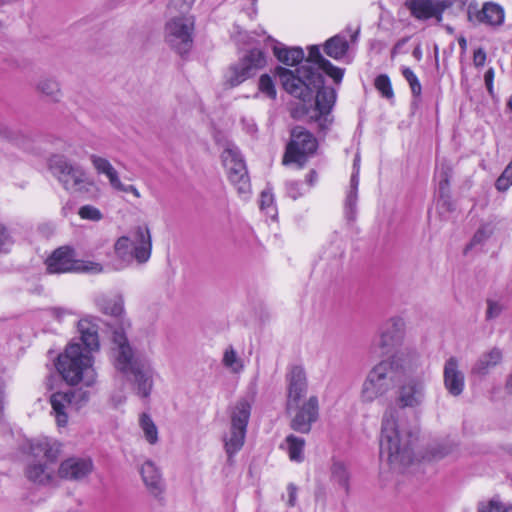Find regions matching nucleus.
Returning <instances> with one entry per match:
<instances>
[{
    "label": "nucleus",
    "mask_w": 512,
    "mask_h": 512,
    "mask_svg": "<svg viewBox=\"0 0 512 512\" xmlns=\"http://www.w3.org/2000/svg\"><path fill=\"white\" fill-rule=\"evenodd\" d=\"M222 364L234 374H239L244 370L243 360L239 357L233 346H229L225 349Z\"/></svg>",
    "instance_id": "nucleus-33"
},
{
    "label": "nucleus",
    "mask_w": 512,
    "mask_h": 512,
    "mask_svg": "<svg viewBox=\"0 0 512 512\" xmlns=\"http://www.w3.org/2000/svg\"><path fill=\"white\" fill-rule=\"evenodd\" d=\"M0 136L5 139H10L13 136L11 129L4 124H0Z\"/></svg>",
    "instance_id": "nucleus-53"
},
{
    "label": "nucleus",
    "mask_w": 512,
    "mask_h": 512,
    "mask_svg": "<svg viewBox=\"0 0 512 512\" xmlns=\"http://www.w3.org/2000/svg\"><path fill=\"white\" fill-rule=\"evenodd\" d=\"M48 168L68 192L84 194L89 193L94 187V181L84 168L72 163L63 155H52L48 160Z\"/></svg>",
    "instance_id": "nucleus-8"
},
{
    "label": "nucleus",
    "mask_w": 512,
    "mask_h": 512,
    "mask_svg": "<svg viewBox=\"0 0 512 512\" xmlns=\"http://www.w3.org/2000/svg\"><path fill=\"white\" fill-rule=\"evenodd\" d=\"M152 239L146 226H137L132 231V238L127 236L119 237L114 243V255L116 270L129 266L133 260L139 264L146 263L151 256Z\"/></svg>",
    "instance_id": "nucleus-7"
},
{
    "label": "nucleus",
    "mask_w": 512,
    "mask_h": 512,
    "mask_svg": "<svg viewBox=\"0 0 512 512\" xmlns=\"http://www.w3.org/2000/svg\"><path fill=\"white\" fill-rule=\"evenodd\" d=\"M295 414L291 419L290 427L296 432L308 434L313 423L319 418V400L315 395L310 396L302 405L292 408Z\"/></svg>",
    "instance_id": "nucleus-15"
},
{
    "label": "nucleus",
    "mask_w": 512,
    "mask_h": 512,
    "mask_svg": "<svg viewBox=\"0 0 512 512\" xmlns=\"http://www.w3.org/2000/svg\"><path fill=\"white\" fill-rule=\"evenodd\" d=\"M258 89L261 93L265 94L270 99L276 98V89L271 77L264 74L260 77Z\"/></svg>",
    "instance_id": "nucleus-40"
},
{
    "label": "nucleus",
    "mask_w": 512,
    "mask_h": 512,
    "mask_svg": "<svg viewBox=\"0 0 512 512\" xmlns=\"http://www.w3.org/2000/svg\"><path fill=\"white\" fill-rule=\"evenodd\" d=\"M221 159L231 184L241 197L248 198L251 194L250 177L238 147L228 143L221 154Z\"/></svg>",
    "instance_id": "nucleus-9"
},
{
    "label": "nucleus",
    "mask_w": 512,
    "mask_h": 512,
    "mask_svg": "<svg viewBox=\"0 0 512 512\" xmlns=\"http://www.w3.org/2000/svg\"><path fill=\"white\" fill-rule=\"evenodd\" d=\"M112 343L115 368L126 376L139 397H149L154 384V370L150 362L134 354L126 334L122 331L112 334Z\"/></svg>",
    "instance_id": "nucleus-4"
},
{
    "label": "nucleus",
    "mask_w": 512,
    "mask_h": 512,
    "mask_svg": "<svg viewBox=\"0 0 512 512\" xmlns=\"http://www.w3.org/2000/svg\"><path fill=\"white\" fill-rule=\"evenodd\" d=\"M505 512H512V505L504 508Z\"/></svg>",
    "instance_id": "nucleus-63"
},
{
    "label": "nucleus",
    "mask_w": 512,
    "mask_h": 512,
    "mask_svg": "<svg viewBox=\"0 0 512 512\" xmlns=\"http://www.w3.org/2000/svg\"><path fill=\"white\" fill-rule=\"evenodd\" d=\"M505 390L507 393L512 394V374L506 380Z\"/></svg>",
    "instance_id": "nucleus-56"
},
{
    "label": "nucleus",
    "mask_w": 512,
    "mask_h": 512,
    "mask_svg": "<svg viewBox=\"0 0 512 512\" xmlns=\"http://www.w3.org/2000/svg\"><path fill=\"white\" fill-rule=\"evenodd\" d=\"M54 312L56 313V316H57V317H60V316H62V315H64V314H66V311H65V310H63V309H59V308L54 309Z\"/></svg>",
    "instance_id": "nucleus-60"
},
{
    "label": "nucleus",
    "mask_w": 512,
    "mask_h": 512,
    "mask_svg": "<svg viewBox=\"0 0 512 512\" xmlns=\"http://www.w3.org/2000/svg\"><path fill=\"white\" fill-rule=\"evenodd\" d=\"M504 353L499 347L483 351L470 368V377L482 380L503 363Z\"/></svg>",
    "instance_id": "nucleus-17"
},
{
    "label": "nucleus",
    "mask_w": 512,
    "mask_h": 512,
    "mask_svg": "<svg viewBox=\"0 0 512 512\" xmlns=\"http://www.w3.org/2000/svg\"><path fill=\"white\" fill-rule=\"evenodd\" d=\"M97 305L99 309L106 315L113 316L115 318L120 319L121 326L116 331H122L124 334L125 326L129 327L130 324L128 321L123 319L124 314V300L121 295H116L113 297H101L97 301ZM115 330L113 331V333Z\"/></svg>",
    "instance_id": "nucleus-27"
},
{
    "label": "nucleus",
    "mask_w": 512,
    "mask_h": 512,
    "mask_svg": "<svg viewBox=\"0 0 512 512\" xmlns=\"http://www.w3.org/2000/svg\"><path fill=\"white\" fill-rule=\"evenodd\" d=\"M274 54L277 59L287 66H294L299 63L305 64L307 58H304V52L300 47H274Z\"/></svg>",
    "instance_id": "nucleus-29"
},
{
    "label": "nucleus",
    "mask_w": 512,
    "mask_h": 512,
    "mask_svg": "<svg viewBox=\"0 0 512 512\" xmlns=\"http://www.w3.org/2000/svg\"><path fill=\"white\" fill-rule=\"evenodd\" d=\"M439 2L443 11L452 7H455L458 10H462L467 0H439Z\"/></svg>",
    "instance_id": "nucleus-46"
},
{
    "label": "nucleus",
    "mask_w": 512,
    "mask_h": 512,
    "mask_svg": "<svg viewBox=\"0 0 512 512\" xmlns=\"http://www.w3.org/2000/svg\"><path fill=\"white\" fill-rule=\"evenodd\" d=\"M90 394L82 388H73L65 392L53 393L50 403L58 426H65L71 412L80 410L89 401Z\"/></svg>",
    "instance_id": "nucleus-12"
},
{
    "label": "nucleus",
    "mask_w": 512,
    "mask_h": 512,
    "mask_svg": "<svg viewBox=\"0 0 512 512\" xmlns=\"http://www.w3.org/2000/svg\"><path fill=\"white\" fill-rule=\"evenodd\" d=\"M287 193L294 200H296L303 194L300 184L298 182H288Z\"/></svg>",
    "instance_id": "nucleus-47"
},
{
    "label": "nucleus",
    "mask_w": 512,
    "mask_h": 512,
    "mask_svg": "<svg viewBox=\"0 0 512 512\" xmlns=\"http://www.w3.org/2000/svg\"><path fill=\"white\" fill-rule=\"evenodd\" d=\"M93 470V463L88 458L71 457L59 465L58 476L70 481H81Z\"/></svg>",
    "instance_id": "nucleus-20"
},
{
    "label": "nucleus",
    "mask_w": 512,
    "mask_h": 512,
    "mask_svg": "<svg viewBox=\"0 0 512 512\" xmlns=\"http://www.w3.org/2000/svg\"><path fill=\"white\" fill-rule=\"evenodd\" d=\"M508 105H509L510 109L512 110V96L509 99Z\"/></svg>",
    "instance_id": "nucleus-64"
},
{
    "label": "nucleus",
    "mask_w": 512,
    "mask_h": 512,
    "mask_svg": "<svg viewBox=\"0 0 512 512\" xmlns=\"http://www.w3.org/2000/svg\"><path fill=\"white\" fill-rule=\"evenodd\" d=\"M402 75L405 78V80L408 82L412 95L414 97H419L422 92V86L419 82L418 77L415 75V73L408 67L402 68Z\"/></svg>",
    "instance_id": "nucleus-37"
},
{
    "label": "nucleus",
    "mask_w": 512,
    "mask_h": 512,
    "mask_svg": "<svg viewBox=\"0 0 512 512\" xmlns=\"http://www.w3.org/2000/svg\"><path fill=\"white\" fill-rule=\"evenodd\" d=\"M349 44L342 35H335L329 38L324 44V51L329 57L340 60L348 52Z\"/></svg>",
    "instance_id": "nucleus-30"
},
{
    "label": "nucleus",
    "mask_w": 512,
    "mask_h": 512,
    "mask_svg": "<svg viewBox=\"0 0 512 512\" xmlns=\"http://www.w3.org/2000/svg\"><path fill=\"white\" fill-rule=\"evenodd\" d=\"M443 383L448 393L454 397L460 396L465 388V375L461 370L457 357H449L443 366Z\"/></svg>",
    "instance_id": "nucleus-19"
},
{
    "label": "nucleus",
    "mask_w": 512,
    "mask_h": 512,
    "mask_svg": "<svg viewBox=\"0 0 512 512\" xmlns=\"http://www.w3.org/2000/svg\"><path fill=\"white\" fill-rule=\"evenodd\" d=\"M468 18L472 21L474 18L480 23H485L491 26L501 25L504 21L503 8L493 2H487L483 5L480 11L472 12V6L468 9Z\"/></svg>",
    "instance_id": "nucleus-25"
},
{
    "label": "nucleus",
    "mask_w": 512,
    "mask_h": 512,
    "mask_svg": "<svg viewBox=\"0 0 512 512\" xmlns=\"http://www.w3.org/2000/svg\"><path fill=\"white\" fill-rule=\"evenodd\" d=\"M405 6L418 20L435 18L438 22L442 21L444 11L439 0H406Z\"/></svg>",
    "instance_id": "nucleus-22"
},
{
    "label": "nucleus",
    "mask_w": 512,
    "mask_h": 512,
    "mask_svg": "<svg viewBox=\"0 0 512 512\" xmlns=\"http://www.w3.org/2000/svg\"><path fill=\"white\" fill-rule=\"evenodd\" d=\"M316 149L317 140L313 134L301 126H296L291 130V140L287 145L283 162H295L302 166L306 156L313 154Z\"/></svg>",
    "instance_id": "nucleus-14"
},
{
    "label": "nucleus",
    "mask_w": 512,
    "mask_h": 512,
    "mask_svg": "<svg viewBox=\"0 0 512 512\" xmlns=\"http://www.w3.org/2000/svg\"><path fill=\"white\" fill-rule=\"evenodd\" d=\"M194 18L180 15L172 17L165 24L164 38L166 43L178 54L190 51L193 45Z\"/></svg>",
    "instance_id": "nucleus-11"
},
{
    "label": "nucleus",
    "mask_w": 512,
    "mask_h": 512,
    "mask_svg": "<svg viewBox=\"0 0 512 512\" xmlns=\"http://www.w3.org/2000/svg\"><path fill=\"white\" fill-rule=\"evenodd\" d=\"M375 88L382 95V97L392 100L394 98V92L390 78L386 74H381L376 77L374 82Z\"/></svg>",
    "instance_id": "nucleus-36"
},
{
    "label": "nucleus",
    "mask_w": 512,
    "mask_h": 512,
    "mask_svg": "<svg viewBox=\"0 0 512 512\" xmlns=\"http://www.w3.org/2000/svg\"><path fill=\"white\" fill-rule=\"evenodd\" d=\"M450 177L451 169L449 167H442L439 172L438 193L445 204H448L450 198Z\"/></svg>",
    "instance_id": "nucleus-35"
},
{
    "label": "nucleus",
    "mask_w": 512,
    "mask_h": 512,
    "mask_svg": "<svg viewBox=\"0 0 512 512\" xmlns=\"http://www.w3.org/2000/svg\"><path fill=\"white\" fill-rule=\"evenodd\" d=\"M90 161L96 172L98 174L105 175L109 181L110 186L115 189L121 180L117 170L113 167L110 161L95 154L90 155Z\"/></svg>",
    "instance_id": "nucleus-28"
},
{
    "label": "nucleus",
    "mask_w": 512,
    "mask_h": 512,
    "mask_svg": "<svg viewBox=\"0 0 512 512\" xmlns=\"http://www.w3.org/2000/svg\"><path fill=\"white\" fill-rule=\"evenodd\" d=\"M357 200L358 193L355 190H349L345 200V214L349 220L355 219Z\"/></svg>",
    "instance_id": "nucleus-41"
},
{
    "label": "nucleus",
    "mask_w": 512,
    "mask_h": 512,
    "mask_svg": "<svg viewBox=\"0 0 512 512\" xmlns=\"http://www.w3.org/2000/svg\"><path fill=\"white\" fill-rule=\"evenodd\" d=\"M504 508V505L494 498L488 502H480L478 512H505Z\"/></svg>",
    "instance_id": "nucleus-44"
},
{
    "label": "nucleus",
    "mask_w": 512,
    "mask_h": 512,
    "mask_svg": "<svg viewBox=\"0 0 512 512\" xmlns=\"http://www.w3.org/2000/svg\"><path fill=\"white\" fill-rule=\"evenodd\" d=\"M447 454H448V452H447V451H445V452H440L439 454L435 455V457H437V458H442V457H444V456H445V455H447Z\"/></svg>",
    "instance_id": "nucleus-62"
},
{
    "label": "nucleus",
    "mask_w": 512,
    "mask_h": 512,
    "mask_svg": "<svg viewBox=\"0 0 512 512\" xmlns=\"http://www.w3.org/2000/svg\"><path fill=\"white\" fill-rule=\"evenodd\" d=\"M77 260L69 247H60L46 260L49 273H66L75 271Z\"/></svg>",
    "instance_id": "nucleus-23"
},
{
    "label": "nucleus",
    "mask_w": 512,
    "mask_h": 512,
    "mask_svg": "<svg viewBox=\"0 0 512 512\" xmlns=\"http://www.w3.org/2000/svg\"><path fill=\"white\" fill-rule=\"evenodd\" d=\"M75 272L99 274L103 272V266L102 264L93 261H77Z\"/></svg>",
    "instance_id": "nucleus-43"
},
{
    "label": "nucleus",
    "mask_w": 512,
    "mask_h": 512,
    "mask_svg": "<svg viewBox=\"0 0 512 512\" xmlns=\"http://www.w3.org/2000/svg\"><path fill=\"white\" fill-rule=\"evenodd\" d=\"M420 366L421 357L415 351H397L369 370L361 385L360 401L370 404L385 396L397 386L404 374L418 372Z\"/></svg>",
    "instance_id": "nucleus-3"
},
{
    "label": "nucleus",
    "mask_w": 512,
    "mask_h": 512,
    "mask_svg": "<svg viewBox=\"0 0 512 512\" xmlns=\"http://www.w3.org/2000/svg\"><path fill=\"white\" fill-rule=\"evenodd\" d=\"M78 215L83 220L98 222L103 219L102 212L93 205H83L78 210Z\"/></svg>",
    "instance_id": "nucleus-38"
},
{
    "label": "nucleus",
    "mask_w": 512,
    "mask_h": 512,
    "mask_svg": "<svg viewBox=\"0 0 512 512\" xmlns=\"http://www.w3.org/2000/svg\"><path fill=\"white\" fill-rule=\"evenodd\" d=\"M3 399H4L3 392L0 391V411L3 409Z\"/></svg>",
    "instance_id": "nucleus-61"
},
{
    "label": "nucleus",
    "mask_w": 512,
    "mask_h": 512,
    "mask_svg": "<svg viewBox=\"0 0 512 512\" xmlns=\"http://www.w3.org/2000/svg\"><path fill=\"white\" fill-rule=\"evenodd\" d=\"M359 177L358 171L353 173L350 179V190H355L358 193Z\"/></svg>",
    "instance_id": "nucleus-52"
},
{
    "label": "nucleus",
    "mask_w": 512,
    "mask_h": 512,
    "mask_svg": "<svg viewBox=\"0 0 512 512\" xmlns=\"http://www.w3.org/2000/svg\"><path fill=\"white\" fill-rule=\"evenodd\" d=\"M250 413L251 405L244 399L239 400L231 412L230 430L224 437V447L229 461L244 445Z\"/></svg>",
    "instance_id": "nucleus-10"
},
{
    "label": "nucleus",
    "mask_w": 512,
    "mask_h": 512,
    "mask_svg": "<svg viewBox=\"0 0 512 512\" xmlns=\"http://www.w3.org/2000/svg\"><path fill=\"white\" fill-rule=\"evenodd\" d=\"M141 476L150 494L159 498L164 492V482L159 469L151 461L145 462L141 467Z\"/></svg>",
    "instance_id": "nucleus-26"
},
{
    "label": "nucleus",
    "mask_w": 512,
    "mask_h": 512,
    "mask_svg": "<svg viewBox=\"0 0 512 512\" xmlns=\"http://www.w3.org/2000/svg\"><path fill=\"white\" fill-rule=\"evenodd\" d=\"M504 307L501 303L494 300H487L486 319L492 320L500 316Z\"/></svg>",
    "instance_id": "nucleus-45"
},
{
    "label": "nucleus",
    "mask_w": 512,
    "mask_h": 512,
    "mask_svg": "<svg viewBox=\"0 0 512 512\" xmlns=\"http://www.w3.org/2000/svg\"><path fill=\"white\" fill-rule=\"evenodd\" d=\"M14 244V239L8 228L0 224V254L10 251Z\"/></svg>",
    "instance_id": "nucleus-42"
},
{
    "label": "nucleus",
    "mask_w": 512,
    "mask_h": 512,
    "mask_svg": "<svg viewBox=\"0 0 512 512\" xmlns=\"http://www.w3.org/2000/svg\"><path fill=\"white\" fill-rule=\"evenodd\" d=\"M36 89L39 93L52 101H58L61 97L60 85L54 78L43 77L39 79L36 84Z\"/></svg>",
    "instance_id": "nucleus-32"
},
{
    "label": "nucleus",
    "mask_w": 512,
    "mask_h": 512,
    "mask_svg": "<svg viewBox=\"0 0 512 512\" xmlns=\"http://www.w3.org/2000/svg\"><path fill=\"white\" fill-rule=\"evenodd\" d=\"M21 449L33 459L25 468V476L31 482L46 485L55 475V464L61 452V444L48 437L26 440Z\"/></svg>",
    "instance_id": "nucleus-6"
},
{
    "label": "nucleus",
    "mask_w": 512,
    "mask_h": 512,
    "mask_svg": "<svg viewBox=\"0 0 512 512\" xmlns=\"http://www.w3.org/2000/svg\"><path fill=\"white\" fill-rule=\"evenodd\" d=\"M139 425L146 441L151 445L156 444L158 442V428L151 417L146 413H142L140 415Z\"/></svg>",
    "instance_id": "nucleus-34"
},
{
    "label": "nucleus",
    "mask_w": 512,
    "mask_h": 512,
    "mask_svg": "<svg viewBox=\"0 0 512 512\" xmlns=\"http://www.w3.org/2000/svg\"><path fill=\"white\" fill-rule=\"evenodd\" d=\"M458 43H459L460 47H461L463 50H465V49H466V47H467V41H466V39H465L464 37H460V38L458 39Z\"/></svg>",
    "instance_id": "nucleus-57"
},
{
    "label": "nucleus",
    "mask_w": 512,
    "mask_h": 512,
    "mask_svg": "<svg viewBox=\"0 0 512 512\" xmlns=\"http://www.w3.org/2000/svg\"><path fill=\"white\" fill-rule=\"evenodd\" d=\"M305 440L290 434L285 439V449L289 455L290 460L295 462H302L304 459L303 451Z\"/></svg>",
    "instance_id": "nucleus-31"
},
{
    "label": "nucleus",
    "mask_w": 512,
    "mask_h": 512,
    "mask_svg": "<svg viewBox=\"0 0 512 512\" xmlns=\"http://www.w3.org/2000/svg\"><path fill=\"white\" fill-rule=\"evenodd\" d=\"M484 238V232L483 231H478L473 239H472V242H471V245H475L476 243H479L482 241V239Z\"/></svg>",
    "instance_id": "nucleus-54"
},
{
    "label": "nucleus",
    "mask_w": 512,
    "mask_h": 512,
    "mask_svg": "<svg viewBox=\"0 0 512 512\" xmlns=\"http://www.w3.org/2000/svg\"><path fill=\"white\" fill-rule=\"evenodd\" d=\"M80 342H71L58 356L56 368L69 385L93 386L97 381L93 352L99 350L97 327L87 319L78 322Z\"/></svg>",
    "instance_id": "nucleus-2"
},
{
    "label": "nucleus",
    "mask_w": 512,
    "mask_h": 512,
    "mask_svg": "<svg viewBox=\"0 0 512 512\" xmlns=\"http://www.w3.org/2000/svg\"><path fill=\"white\" fill-rule=\"evenodd\" d=\"M405 42H406V39H402V40L398 41V42L396 43V45L394 46V51H396V50L400 49V47H401Z\"/></svg>",
    "instance_id": "nucleus-59"
},
{
    "label": "nucleus",
    "mask_w": 512,
    "mask_h": 512,
    "mask_svg": "<svg viewBox=\"0 0 512 512\" xmlns=\"http://www.w3.org/2000/svg\"><path fill=\"white\" fill-rule=\"evenodd\" d=\"M411 438L412 433L398 419L397 411L387 409L382 418L380 458L394 467L407 466L413 458Z\"/></svg>",
    "instance_id": "nucleus-5"
},
{
    "label": "nucleus",
    "mask_w": 512,
    "mask_h": 512,
    "mask_svg": "<svg viewBox=\"0 0 512 512\" xmlns=\"http://www.w3.org/2000/svg\"><path fill=\"white\" fill-rule=\"evenodd\" d=\"M413 56L418 60L421 58V49L419 46L414 49Z\"/></svg>",
    "instance_id": "nucleus-58"
},
{
    "label": "nucleus",
    "mask_w": 512,
    "mask_h": 512,
    "mask_svg": "<svg viewBox=\"0 0 512 512\" xmlns=\"http://www.w3.org/2000/svg\"><path fill=\"white\" fill-rule=\"evenodd\" d=\"M316 178H317V174L314 170L310 171V173L308 174L307 176V182L310 186H312L314 184V182L316 181Z\"/></svg>",
    "instance_id": "nucleus-55"
},
{
    "label": "nucleus",
    "mask_w": 512,
    "mask_h": 512,
    "mask_svg": "<svg viewBox=\"0 0 512 512\" xmlns=\"http://www.w3.org/2000/svg\"><path fill=\"white\" fill-rule=\"evenodd\" d=\"M493 79H494V69L493 68H489L486 72H485V75H484V81H485V85L487 87V90L489 92V94H493Z\"/></svg>",
    "instance_id": "nucleus-51"
},
{
    "label": "nucleus",
    "mask_w": 512,
    "mask_h": 512,
    "mask_svg": "<svg viewBox=\"0 0 512 512\" xmlns=\"http://www.w3.org/2000/svg\"><path fill=\"white\" fill-rule=\"evenodd\" d=\"M116 191H120V192H125V193H131L133 194L136 198H140L141 197V194L139 192V190L134 186V185H125L123 184L121 181L119 182V184L115 187Z\"/></svg>",
    "instance_id": "nucleus-48"
},
{
    "label": "nucleus",
    "mask_w": 512,
    "mask_h": 512,
    "mask_svg": "<svg viewBox=\"0 0 512 512\" xmlns=\"http://www.w3.org/2000/svg\"><path fill=\"white\" fill-rule=\"evenodd\" d=\"M260 208L270 217H275L276 208L274 207V197L269 190L262 191L260 197Z\"/></svg>",
    "instance_id": "nucleus-39"
},
{
    "label": "nucleus",
    "mask_w": 512,
    "mask_h": 512,
    "mask_svg": "<svg viewBox=\"0 0 512 512\" xmlns=\"http://www.w3.org/2000/svg\"><path fill=\"white\" fill-rule=\"evenodd\" d=\"M422 365L418 368L419 373L405 383H403L398 392V403L401 407H417L420 406L425 399V377L421 369Z\"/></svg>",
    "instance_id": "nucleus-16"
},
{
    "label": "nucleus",
    "mask_w": 512,
    "mask_h": 512,
    "mask_svg": "<svg viewBox=\"0 0 512 512\" xmlns=\"http://www.w3.org/2000/svg\"><path fill=\"white\" fill-rule=\"evenodd\" d=\"M287 380V410L298 407L302 397L307 393L308 384L304 369L300 366L291 368L286 376Z\"/></svg>",
    "instance_id": "nucleus-18"
},
{
    "label": "nucleus",
    "mask_w": 512,
    "mask_h": 512,
    "mask_svg": "<svg viewBox=\"0 0 512 512\" xmlns=\"http://www.w3.org/2000/svg\"><path fill=\"white\" fill-rule=\"evenodd\" d=\"M350 479L351 474L347 464L338 458H332L329 468V480L345 496L350 494Z\"/></svg>",
    "instance_id": "nucleus-24"
},
{
    "label": "nucleus",
    "mask_w": 512,
    "mask_h": 512,
    "mask_svg": "<svg viewBox=\"0 0 512 512\" xmlns=\"http://www.w3.org/2000/svg\"><path fill=\"white\" fill-rule=\"evenodd\" d=\"M320 70L331 77L335 83H340L344 75L343 69L334 66L323 57L319 46L312 45L308 48V57L304 65L295 70L279 66L275 73L284 90L303 102L311 101L314 93H317L315 104L318 115L315 120L324 129L331 123L328 115L335 104L336 91L331 87L323 86L324 78Z\"/></svg>",
    "instance_id": "nucleus-1"
},
{
    "label": "nucleus",
    "mask_w": 512,
    "mask_h": 512,
    "mask_svg": "<svg viewBox=\"0 0 512 512\" xmlns=\"http://www.w3.org/2000/svg\"><path fill=\"white\" fill-rule=\"evenodd\" d=\"M486 61V53L483 49L479 48L474 52L473 63L476 67H482Z\"/></svg>",
    "instance_id": "nucleus-50"
},
{
    "label": "nucleus",
    "mask_w": 512,
    "mask_h": 512,
    "mask_svg": "<svg viewBox=\"0 0 512 512\" xmlns=\"http://www.w3.org/2000/svg\"><path fill=\"white\" fill-rule=\"evenodd\" d=\"M265 64L264 53L256 48L251 49L237 64L229 67L225 75L226 85L230 88L240 85L252 77L257 70L264 67Z\"/></svg>",
    "instance_id": "nucleus-13"
},
{
    "label": "nucleus",
    "mask_w": 512,
    "mask_h": 512,
    "mask_svg": "<svg viewBox=\"0 0 512 512\" xmlns=\"http://www.w3.org/2000/svg\"><path fill=\"white\" fill-rule=\"evenodd\" d=\"M287 492H288L287 504L290 507H294L296 505V501H297V487L294 484L290 483L287 486Z\"/></svg>",
    "instance_id": "nucleus-49"
},
{
    "label": "nucleus",
    "mask_w": 512,
    "mask_h": 512,
    "mask_svg": "<svg viewBox=\"0 0 512 512\" xmlns=\"http://www.w3.org/2000/svg\"><path fill=\"white\" fill-rule=\"evenodd\" d=\"M404 333V320L401 317H392L381 326L378 345L387 351L402 341Z\"/></svg>",
    "instance_id": "nucleus-21"
}]
</instances>
